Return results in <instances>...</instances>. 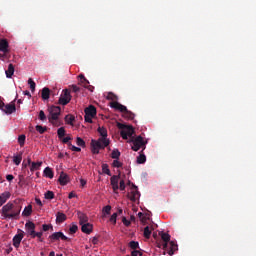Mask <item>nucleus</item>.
<instances>
[{"label":"nucleus","mask_w":256,"mask_h":256,"mask_svg":"<svg viewBox=\"0 0 256 256\" xmlns=\"http://www.w3.org/2000/svg\"><path fill=\"white\" fill-rule=\"evenodd\" d=\"M35 237L38 238V241H40V243H43V232H35L32 239H35Z\"/></svg>","instance_id":"a19ab883"},{"label":"nucleus","mask_w":256,"mask_h":256,"mask_svg":"<svg viewBox=\"0 0 256 256\" xmlns=\"http://www.w3.org/2000/svg\"><path fill=\"white\" fill-rule=\"evenodd\" d=\"M21 161H23V153H20L13 157V163L16 165H21Z\"/></svg>","instance_id":"c756f323"},{"label":"nucleus","mask_w":256,"mask_h":256,"mask_svg":"<svg viewBox=\"0 0 256 256\" xmlns=\"http://www.w3.org/2000/svg\"><path fill=\"white\" fill-rule=\"evenodd\" d=\"M58 182L62 186L67 185V183H69V175H67V173H65V172H61L60 176L58 178Z\"/></svg>","instance_id":"4468645a"},{"label":"nucleus","mask_w":256,"mask_h":256,"mask_svg":"<svg viewBox=\"0 0 256 256\" xmlns=\"http://www.w3.org/2000/svg\"><path fill=\"white\" fill-rule=\"evenodd\" d=\"M36 131H38V133H40V135H43V133H45V131H47V126H41V125H37L36 126Z\"/></svg>","instance_id":"ea45409f"},{"label":"nucleus","mask_w":256,"mask_h":256,"mask_svg":"<svg viewBox=\"0 0 256 256\" xmlns=\"http://www.w3.org/2000/svg\"><path fill=\"white\" fill-rule=\"evenodd\" d=\"M111 109H115L116 111H120V113H124V117L126 119H135V114L127 109V106L119 103V102H110Z\"/></svg>","instance_id":"20e7f679"},{"label":"nucleus","mask_w":256,"mask_h":256,"mask_svg":"<svg viewBox=\"0 0 256 256\" xmlns=\"http://www.w3.org/2000/svg\"><path fill=\"white\" fill-rule=\"evenodd\" d=\"M24 95H27V97H31V92H29V91L26 90V91L24 92Z\"/></svg>","instance_id":"774afa93"},{"label":"nucleus","mask_w":256,"mask_h":256,"mask_svg":"<svg viewBox=\"0 0 256 256\" xmlns=\"http://www.w3.org/2000/svg\"><path fill=\"white\" fill-rule=\"evenodd\" d=\"M78 230H79V227L76 224H72L69 228V234L75 235V233H77Z\"/></svg>","instance_id":"72a5a7b5"},{"label":"nucleus","mask_w":256,"mask_h":256,"mask_svg":"<svg viewBox=\"0 0 256 256\" xmlns=\"http://www.w3.org/2000/svg\"><path fill=\"white\" fill-rule=\"evenodd\" d=\"M48 121L54 127H61L63 124L61 120H59V116L61 115V107L59 106H51L48 108Z\"/></svg>","instance_id":"7ed1b4c3"},{"label":"nucleus","mask_w":256,"mask_h":256,"mask_svg":"<svg viewBox=\"0 0 256 256\" xmlns=\"http://www.w3.org/2000/svg\"><path fill=\"white\" fill-rule=\"evenodd\" d=\"M21 241H23V233L16 234L13 237V245L16 249L21 245Z\"/></svg>","instance_id":"f3484780"},{"label":"nucleus","mask_w":256,"mask_h":256,"mask_svg":"<svg viewBox=\"0 0 256 256\" xmlns=\"http://www.w3.org/2000/svg\"><path fill=\"white\" fill-rule=\"evenodd\" d=\"M39 119H40V121H46L47 120V116L45 115V112L43 110H41L39 112Z\"/></svg>","instance_id":"49530a36"},{"label":"nucleus","mask_w":256,"mask_h":256,"mask_svg":"<svg viewBox=\"0 0 256 256\" xmlns=\"http://www.w3.org/2000/svg\"><path fill=\"white\" fill-rule=\"evenodd\" d=\"M131 256H143V253H141L139 250H133L131 252Z\"/></svg>","instance_id":"6e6d98bb"},{"label":"nucleus","mask_w":256,"mask_h":256,"mask_svg":"<svg viewBox=\"0 0 256 256\" xmlns=\"http://www.w3.org/2000/svg\"><path fill=\"white\" fill-rule=\"evenodd\" d=\"M65 121L68 125H73V122L75 121V116L73 115H67L65 117Z\"/></svg>","instance_id":"f704fd0d"},{"label":"nucleus","mask_w":256,"mask_h":256,"mask_svg":"<svg viewBox=\"0 0 256 256\" xmlns=\"http://www.w3.org/2000/svg\"><path fill=\"white\" fill-rule=\"evenodd\" d=\"M71 97V91L68 89L63 90V93L58 100L59 105H68V103L71 102Z\"/></svg>","instance_id":"6e6552de"},{"label":"nucleus","mask_w":256,"mask_h":256,"mask_svg":"<svg viewBox=\"0 0 256 256\" xmlns=\"http://www.w3.org/2000/svg\"><path fill=\"white\" fill-rule=\"evenodd\" d=\"M86 89H88V91L93 93V91L95 90V87L93 85L89 84Z\"/></svg>","instance_id":"bf43d9fd"},{"label":"nucleus","mask_w":256,"mask_h":256,"mask_svg":"<svg viewBox=\"0 0 256 256\" xmlns=\"http://www.w3.org/2000/svg\"><path fill=\"white\" fill-rule=\"evenodd\" d=\"M93 118H95V116H84L86 123H93Z\"/></svg>","instance_id":"5fc2aeb1"},{"label":"nucleus","mask_w":256,"mask_h":256,"mask_svg":"<svg viewBox=\"0 0 256 256\" xmlns=\"http://www.w3.org/2000/svg\"><path fill=\"white\" fill-rule=\"evenodd\" d=\"M21 209H23V206H21V200H14L13 202H8L5 204L2 209V217L4 219H19V215H21Z\"/></svg>","instance_id":"f257e3e1"},{"label":"nucleus","mask_w":256,"mask_h":256,"mask_svg":"<svg viewBox=\"0 0 256 256\" xmlns=\"http://www.w3.org/2000/svg\"><path fill=\"white\" fill-rule=\"evenodd\" d=\"M98 241H99V240H98L97 238H95V237H94V238L92 239V243H93V245H97Z\"/></svg>","instance_id":"338daca9"},{"label":"nucleus","mask_w":256,"mask_h":256,"mask_svg":"<svg viewBox=\"0 0 256 256\" xmlns=\"http://www.w3.org/2000/svg\"><path fill=\"white\" fill-rule=\"evenodd\" d=\"M102 172L105 175H109V177H111V170H109V165L108 164H102Z\"/></svg>","instance_id":"7c9ffc66"},{"label":"nucleus","mask_w":256,"mask_h":256,"mask_svg":"<svg viewBox=\"0 0 256 256\" xmlns=\"http://www.w3.org/2000/svg\"><path fill=\"white\" fill-rule=\"evenodd\" d=\"M1 111L6 113V115H12V113H15L17 111V107H15V104H4Z\"/></svg>","instance_id":"f8f14e48"},{"label":"nucleus","mask_w":256,"mask_h":256,"mask_svg":"<svg viewBox=\"0 0 256 256\" xmlns=\"http://www.w3.org/2000/svg\"><path fill=\"white\" fill-rule=\"evenodd\" d=\"M33 213V206L32 205H28L24 208L23 212H22V216L23 217H30V215Z\"/></svg>","instance_id":"b1692460"},{"label":"nucleus","mask_w":256,"mask_h":256,"mask_svg":"<svg viewBox=\"0 0 256 256\" xmlns=\"http://www.w3.org/2000/svg\"><path fill=\"white\" fill-rule=\"evenodd\" d=\"M77 215H78V219L80 221V225H83L89 221V218L87 217V215H85V213L78 212Z\"/></svg>","instance_id":"4be33fe9"},{"label":"nucleus","mask_w":256,"mask_h":256,"mask_svg":"<svg viewBox=\"0 0 256 256\" xmlns=\"http://www.w3.org/2000/svg\"><path fill=\"white\" fill-rule=\"evenodd\" d=\"M117 127L121 129L120 135L125 141H127L129 137H133V135H135V129H133V126H127L121 122H117Z\"/></svg>","instance_id":"39448f33"},{"label":"nucleus","mask_w":256,"mask_h":256,"mask_svg":"<svg viewBox=\"0 0 256 256\" xmlns=\"http://www.w3.org/2000/svg\"><path fill=\"white\" fill-rule=\"evenodd\" d=\"M49 239L51 243H55V241H59V239H61L62 241H69V237L65 236L63 232H54L52 235L49 236Z\"/></svg>","instance_id":"1a4fd4ad"},{"label":"nucleus","mask_w":256,"mask_h":256,"mask_svg":"<svg viewBox=\"0 0 256 256\" xmlns=\"http://www.w3.org/2000/svg\"><path fill=\"white\" fill-rule=\"evenodd\" d=\"M129 247L132 248L134 251H137V249H139V242L131 241L129 243Z\"/></svg>","instance_id":"58836bf2"},{"label":"nucleus","mask_w":256,"mask_h":256,"mask_svg":"<svg viewBox=\"0 0 256 256\" xmlns=\"http://www.w3.org/2000/svg\"><path fill=\"white\" fill-rule=\"evenodd\" d=\"M25 139H27V136H25V134H21V135L18 137V143H19L20 147H24V145H25Z\"/></svg>","instance_id":"473e14b6"},{"label":"nucleus","mask_w":256,"mask_h":256,"mask_svg":"<svg viewBox=\"0 0 256 256\" xmlns=\"http://www.w3.org/2000/svg\"><path fill=\"white\" fill-rule=\"evenodd\" d=\"M9 52H3V54H0V59L2 61H5V59H9Z\"/></svg>","instance_id":"8fccbe9b"},{"label":"nucleus","mask_w":256,"mask_h":256,"mask_svg":"<svg viewBox=\"0 0 256 256\" xmlns=\"http://www.w3.org/2000/svg\"><path fill=\"white\" fill-rule=\"evenodd\" d=\"M6 179H7V181H12L13 179H15V177L13 175H11V174H8L6 176Z\"/></svg>","instance_id":"0e129e2a"},{"label":"nucleus","mask_w":256,"mask_h":256,"mask_svg":"<svg viewBox=\"0 0 256 256\" xmlns=\"http://www.w3.org/2000/svg\"><path fill=\"white\" fill-rule=\"evenodd\" d=\"M64 221H67V215L63 212H58L56 214V223H64Z\"/></svg>","instance_id":"412c9836"},{"label":"nucleus","mask_w":256,"mask_h":256,"mask_svg":"<svg viewBox=\"0 0 256 256\" xmlns=\"http://www.w3.org/2000/svg\"><path fill=\"white\" fill-rule=\"evenodd\" d=\"M72 91L73 93H79V91H81V88H79L77 85H72Z\"/></svg>","instance_id":"4d7b16f0"},{"label":"nucleus","mask_w":256,"mask_h":256,"mask_svg":"<svg viewBox=\"0 0 256 256\" xmlns=\"http://www.w3.org/2000/svg\"><path fill=\"white\" fill-rule=\"evenodd\" d=\"M122 223L125 227H129L131 225V221L127 220L126 217H122Z\"/></svg>","instance_id":"864d4df0"},{"label":"nucleus","mask_w":256,"mask_h":256,"mask_svg":"<svg viewBox=\"0 0 256 256\" xmlns=\"http://www.w3.org/2000/svg\"><path fill=\"white\" fill-rule=\"evenodd\" d=\"M41 97L43 101H48L49 97H51V90L48 87H44L41 92Z\"/></svg>","instance_id":"a211bd4d"},{"label":"nucleus","mask_w":256,"mask_h":256,"mask_svg":"<svg viewBox=\"0 0 256 256\" xmlns=\"http://www.w3.org/2000/svg\"><path fill=\"white\" fill-rule=\"evenodd\" d=\"M119 157H121V152L118 149H114L111 153V158L117 160Z\"/></svg>","instance_id":"2f4dec72"},{"label":"nucleus","mask_w":256,"mask_h":256,"mask_svg":"<svg viewBox=\"0 0 256 256\" xmlns=\"http://www.w3.org/2000/svg\"><path fill=\"white\" fill-rule=\"evenodd\" d=\"M110 223H113V225L117 223V212L110 217Z\"/></svg>","instance_id":"09e8293b"},{"label":"nucleus","mask_w":256,"mask_h":256,"mask_svg":"<svg viewBox=\"0 0 256 256\" xmlns=\"http://www.w3.org/2000/svg\"><path fill=\"white\" fill-rule=\"evenodd\" d=\"M45 199L51 200V199H55V193H53V191L48 190L45 194H44Z\"/></svg>","instance_id":"e433bc0d"},{"label":"nucleus","mask_w":256,"mask_h":256,"mask_svg":"<svg viewBox=\"0 0 256 256\" xmlns=\"http://www.w3.org/2000/svg\"><path fill=\"white\" fill-rule=\"evenodd\" d=\"M144 237H145V239L151 238V229L149 228V226H146L144 228Z\"/></svg>","instance_id":"4c0bfd02"},{"label":"nucleus","mask_w":256,"mask_h":256,"mask_svg":"<svg viewBox=\"0 0 256 256\" xmlns=\"http://www.w3.org/2000/svg\"><path fill=\"white\" fill-rule=\"evenodd\" d=\"M49 229H53V225L51 224H43L42 231H49Z\"/></svg>","instance_id":"de8ad7c7"},{"label":"nucleus","mask_w":256,"mask_h":256,"mask_svg":"<svg viewBox=\"0 0 256 256\" xmlns=\"http://www.w3.org/2000/svg\"><path fill=\"white\" fill-rule=\"evenodd\" d=\"M73 138H71L70 136H67V137H65V138H63V140H62V142L63 143H65V144H69V143H71V142H69V141H71Z\"/></svg>","instance_id":"13d9d810"},{"label":"nucleus","mask_w":256,"mask_h":256,"mask_svg":"<svg viewBox=\"0 0 256 256\" xmlns=\"http://www.w3.org/2000/svg\"><path fill=\"white\" fill-rule=\"evenodd\" d=\"M112 167H115L116 169H119V168L123 167V163H121L119 161V159H116V160L113 161Z\"/></svg>","instance_id":"37998d69"},{"label":"nucleus","mask_w":256,"mask_h":256,"mask_svg":"<svg viewBox=\"0 0 256 256\" xmlns=\"http://www.w3.org/2000/svg\"><path fill=\"white\" fill-rule=\"evenodd\" d=\"M41 165H43V162H32L30 171H37L41 168Z\"/></svg>","instance_id":"c85d7f7f"},{"label":"nucleus","mask_w":256,"mask_h":256,"mask_svg":"<svg viewBox=\"0 0 256 256\" xmlns=\"http://www.w3.org/2000/svg\"><path fill=\"white\" fill-rule=\"evenodd\" d=\"M128 143H132V151H139L141 147L145 149V145H147V141H145L142 136H137L136 138L132 137Z\"/></svg>","instance_id":"0eeeda50"},{"label":"nucleus","mask_w":256,"mask_h":256,"mask_svg":"<svg viewBox=\"0 0 256 256\" xmlns=\"http://www.w3.org/2000/svg\"><path fill=\"white\" fill-rule=\"evenodd\" d=\"M167 247H169V242H164L162 249H167Z\"/></svg>","instance_id":"69168bd1"},{"label":"nucleus","mask_w":256,"mask_h":256,"mask_svg":"<svg viewBox=\"0 0 256 256\" xmlns=\"http://www.w3.org/2000/svg\"><path fill=\"white\" fill-rule=\"evenodd\" d=\"M14 73H15V66H13V64H9L8 69L6 70V77L8 79H11V77H13Z\"/></svg>","instance_id":"5701e85b"},{"label":"nucleus","mask_w":256,"mask_h":256,"mask_svg":"<svg viewBox=\"0 0 256 256\" xmlns=\"http://www.w3.org/2000/svg\"><path fill=\"white\" fill-rule=\"evenodd\" d=\"M119 179H121V175H113L110 178V185L112 186V189L114 193H117V191H125V180H121L119 184Z\"/></svg>","instance_id":"423d86ee"},{"label":"nucleus","mask_w":256,"mask_h":256,"mask_svg":"<svg viewBox=\"0 0 256 256\" xmlns=\"http://www.w3.org/2000/svg\"><path fill=\"white\" fill-rule=\"evenodd\" d=\"M28 84L30 85V89H31L32 93H34L35 87H36L35 81H33L32 78H29L28 79Z\"/></svg>","instance_id":"c03bdc74"},{"label":"nucleus","mask_w":256,"mask_h":256,"mask_svg":"<svg viewBox=\"0 0 256 256\" xmlns=\"http://www.w3.org/2000/svg\"><path fill=\"white\" fill-rule=\"evenodd\" d=\"M57 135H58L59 139H63V136L65 135V128L64 127H60L57 130Z\"/></svg>","instance_id":"79ce46f5"},{"label":"nucleus","mask_w":256,"mask_h":256,"mask_svg":"<svg viewBox=\"0 0 256 256\" xmlns=\"http://www.w3.org/2000/svg\"><path fill=\"white\" fill-rule=\"evenodd\" d=\"M76 144L78 145V147H86L85 140H83L81 137L76 138Z\"/></svg>","instance_id":"c9c22d12"},{"label":"nucleus","mask_w":256,"mask_h":256,"mask_svg":"<svg viewBox=\"0 0 256 256\" xmlns=\"http://www.w3.org/2000/svg\"><path fill=\"white\" fill-rule=\"evenodd\" d=\"M35 223L28 221L25 224V229H26V233L27 235H29V237H31V239H33L36 231H35Z\"/></svg>","instance_id":"9b49d317"},{"label":"nucleus","mask_w":256,"mask_h":256,"mask_svg":"<svg viewBox=\"0 0 256 256\" xmlns=\"http://www.w3.org/2000/svg\"><path fill=\"white\" fill-rule=\"evenodd\" d=\"M44 177H47L48 179H53L55 173L53 172V169H51L50 167H46L44 169Z\"/></svg>","instance_id":"393cba45"},{"label":"nucleus","mask_w":256,"mask_h":256,"mask_svg":"<svg viewBox=\"0 0 256 256\" xmlns=\"http://www.w3.org/2000/svg\"><path fill=\"white\" fill-rule=\"evenodd\" d=\"M106 99L108 101H112V103H118L117 101H119V97L113 92H109L106 96Z\"/></svg>","instance_id":"a878e982"},{"label":"nucleus","mask_w":256,"mask_h":256,"mask_svg":"<svg viewBox=\"0 0 256 256\" xmlns=\"http://www.w3.org/2000/svg\"><path fill=\"white\" fill-rule=\"evenodd\" d=\"M103 212L106 213V215H110L111 214V206L107 205L103 208Z\"/></svg>","instance_id":"3c124183"},{"label":"nucleus","mask_w":256,"mask_h":256,"mask_svg":"<svg viewBox=\"0 0 256 256\" xmlns=\"http://www.w3.org/2000/svg\"><path fill=\"white\" fill-rule=\"evenodd\" d=\"M35 202L39 205V207H43V202H41V199L36 198Z\"/></svg>","instance_id":"e2e57ef3"},{"label":"nucleus","mask_w":256,"mask_h":256,"mask_svg":"<svg viewBox=\"0 0 256 256\" xmlns=\"http://www.w3.org/2000/svg\"><path fill=\"white\" fill-rule=\"evenodd\" d=\"M75 197H77V194L74 193V192H70L69 195H68V198H70V199H73Z\"/></svg>","instance_id":"680f3d73"},{"label":"nucleus","mask_w":256,"mask_h":256,"mask_svg":"<svg viewBox=\"0 0 256 256\" xmlns=\"http://www.w3.org/2000/svg\"><path fill=\"white\" fill-rule=\"evenodd\" d=\"M81 231L82 233H86V235H91L93 233V225L90 223L82 224Z\"/></svg>","instance_id":"2eb2a0df"},{"label":"nucleus","mask_w":256,"mask_h":256,"mask_svg":"<svg viewBox=\"0 0 256 256\" xmlns=\"http://www.w3.org/2000/svg\"><path fill=\"white\" fill-rule=\"evenodd\" d=\"M81 187H85L87 185V181L85 179H80Z\"/></svg>","instance_id":"052dcab7"},{"label":"nucleus","mask_w":256,"mask_h":256,"mask_svg":"<svg viewBox=\"0 0 256 256\" xmlns=\"http://www.w3.org/2000/svg\"><path fill=\"white\" fill-rule=\"evenodd\" d=\"M78 77L80 79V83H89V80H87V78H85V75L80 74Z\"/></svg>","instance_id":"603ef678"},{"label":"nucleus","mask_w":256,"mask_h":256,"mask_svg":"<svg viewBox=\"0 0 256 256\" xmlns=\"http://www.w3.org/2000/svg\"><path fill=\"white\" fill-rule=\"evenodd\" d=\"M159 235L164 243H169L171 241V235H169V233L161 232Z\"/></svg>","instance_id":"cd10ccee"},{"label":"nucleus","mask_w":256,"mask_h":256,"mask_svg":"<svg viewBox=\"0 0 256 256\" xmlns=\"http://www.w3.org/2000/svg\"><path fill=\"white\" fill-rule=\"evenodd\" d=\"M147 161V156L143 154V151L140 152V155L137 157V163L138 165H143Z\"/></svg>","instance_id":"bb28decb"},{"label":"nucleus","mask_w":256,"mask_h":256,"mask_svg":"<svg viewBox=\"0 0 256 256\" xmlns=\"http://www.w3.org/2000/svg\"><path fill=\"white\" fill-rule=\"evenodd\" d=\"M11 197V193L9 192H4L0 195V207H2V205H5V203H7V200L10 199Z\"/></svg>","instance_id":"6ab92c4d"},{"label":"nucleus","mask_w":256,"mask_h":256,"mask_svg":"<svg viewBox=\"0 0 256 256\" xmlns=\"http://www.w3.org/2000/svg\"><path fill=\"white\" fill-rule=\"evenodd\" d=\"M68 145H69L71 151H75L76 153H80V151H81L80 147H77V146H75V145H73L71 143H68Z\"/></svg>","instance_id":"a18cd8bd"},{"label":"nucleus","mask_w":256,"mask_h":256,"mask_svg":"<svg viewBox=\"0 0 256 256\" xmlns=\"http://www.w3.org/2000/svg\"><path fill=\"white\" fill-rule=\"evenodd\" d=\"M0 51L2 53H9V42L6 39L0 40Z\"/></svg>","instance_id":"dca6fc26"},{"label":"nucleus","mask_w":256,"mask_h":256,"mask_svg":"<svg viewBox=\"0 0 256 256\" xmlns=\"http://www.w3.org/2000/svg\"><path fill=\"white\" fill-rule=\"evenodd\" d=\"M139 197H141V193L137 191V186L135 184H132V190L128 194V198L130 199V201H133V203H135V201H137Z\"/></svg>","instance_id":"9d476101"},{"label":"nucleus","mask_w":256,"mask_h":256,"mask_svg":"<svg viewBox=\"0 0 256 256\" xmlns=\"http://www.w3.org/2000/svg\"><path fill=\"white\" fill-rule=\"evenodd\" d=\"M85 115L89 117H96L97 116V108L95 106L90 105L89 107L85 108L84 110Z\"/></svg>","instance_id":"ddd939ff"},{"label":"nucleus","mask_w":256,"mask_h":256,"mask_svg":"<svg viewBox=\"0 0 256 256\" xmlns=\"http://www.w3.org/2000/svg\"><path fill=\"white\" fill-rule=\"evenodd\" d=\"M98 133L101 137L98 140H91V151L94 155H99V149L109 147V139H107V129L105 127H98Z\"/></svg>","instance_id":"f03ea898"},{"label":"nucleus","mask_w":256,"mask_h":256,"mask_svg":"<svg viewBox=\"0 0 256 256\" xmlns=\"http://www.w3.org/2000/svg\"><path fill=\"white\" fill-rule=\"evenodd\" d=\"M169 245H170V248L168 251V255H174L175 251H178L179 246L177 245V243H175V241H170Z\"/></svg>","instance_id":"aec40b11"}]
</instances>
